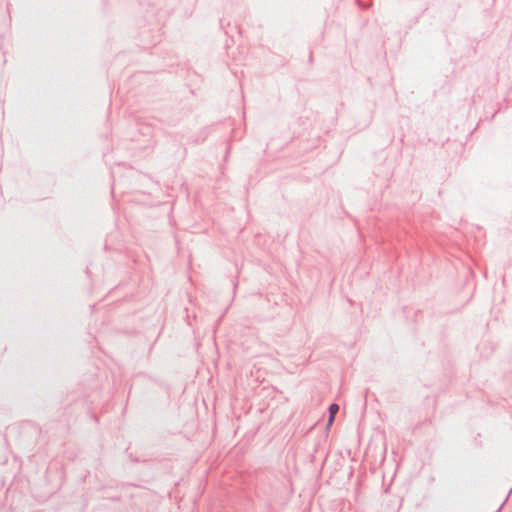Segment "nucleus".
<instances>
[{"instance_id": "f257e3e1", "label": "nucleus", "mask_w": 512, "mask_h": 512, "mask_svg": "<svg viewBox=\"0 0 512 512\" xmlns=\"http://www.w3.org/2000/svg\"><path fill=\"white\" fill-rule=\"evenodd\" d=\"M338 411H339V406L337 404L330 405V407H329L330 417H329V420H328V423H327L328 426L332 425V423L334 421V417H335V415L337 414Z\"/></svg>"}]
</instances>
